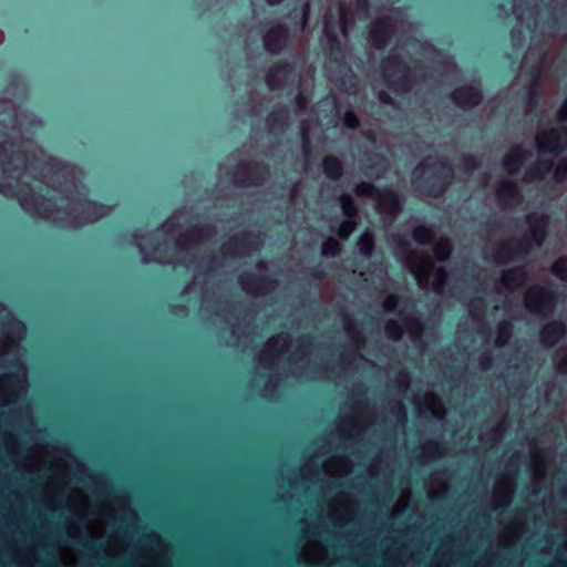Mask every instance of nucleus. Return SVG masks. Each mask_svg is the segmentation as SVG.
I'll list each match as a JSON object with an SVG mask.
<instances>
[{
  "instance_id": "nucleus-1",
  "label": "nucleus",
  "mask_w": 567,
  "mask_h": 567,
  "mask_svg": "<svg viewBox=\"0 0 567 567\" xmlns=\"http://www.w3.org/2000/svg\"><path fill=\"white\" fill-rule=\"evenodd\" d=\"M404 262L414 275L420 288L427 289L431 285L435 292H442L446 272L443 268L433 271V261L429 255L419 250H411L404 257Z\"/></svg>"
},
{
  "instance_id": "nucleus-2",
  "label": "nucleus",
  "mask_w": 567,
  "mask_h": 567,
  "mask_svg": "<svg viewBox=\"0 0 567 567\" xmlns=\"http://www.w3.org/2000/svg\"><path fill=\"white\" fill-rule=\"evenodd\" d=\"M536 142L539 155L538 165L535 172L528 171L526 173L525 179L527 182L542 178L550 171L553 162L551 158L546 159V156H554L567 146V133H565V137H561L555 130H542L536 136Z\"/></svg>"
},
{
  "instance_id": "nucleus-3",
  "label": "nucleus",
  "mask_w": 567,
  "mask_h": 567,
  "mask_svg": "<svg viewBox=\"0 0 567 567\" xmlns=\"http://www.w3.org/2000/svg\"><path fill=\"white\" fill-rule=\"evenodd\" d=\"M415 182L423 179L425 183L430 184L429 195L437 197L446 188V185L451 182L453 177L452 167L444 162H431L426 159L419 166L414 173Z\"/></svg>"
},
{
  "instance_id": "nucleus-4",
  "label": "nucleus",
  "mask_w": 567,
  "mask_h": 567,
  "mask_svg": "<svg viewBox=\"0 0 567 567\" xmlns=\"http://www.w3.org/2000/svg\"><path fill=\"white\" fill-rule=\"evenodd\" d=\"M27 391V371L22 365H17L16 372L0 378V403L7 405L16 401Z\"/></svg>"
},
{
  "instance_id": "nucleus-5",
  "label": "nucleus",
  "mask_w": 567,
  "mask_h": 567,
  "mask_svg": "<svg viewBox=\"0 0 567 567\" xmlns=\"http://www.w3.org/2000/svg\"><path fill=\"white\" fill-rule=\"evenodd\" d=\"M528 235L518 245L515 254H527L533 247H539L546 236L548 218L545 215L530 214L527 217Z\"/></svg>"
},
{
  "instance_id": "nucleus-6",
  "label": "nucleus",
  "mask_w": 567,
  "mask_h": 567,
  "mask_svg": "<svg viewBox=\"0 0 567 567\" xmlns=\"http://www.w3.org/2000/svg\"><path fill=\"white\" fill-rule=\"evenodd\" d=\"M525 306L533 315L546 317L554 310L555 297L550 291L535 286L526 292Z\"/></svg>"
},
{
  "instance_id": "nucleus-7",
  "label": "nucleus",
  "mask_w": 567,
  "mask_h": 567,
  "mask_svg": "<svg viewBox=\"0 0 567 567\" xmlns=\"http://www.w3.org/2000/svg\"><path fill=\"white\" fill-rule=\"evenodd\" d=\"M383 74L390 87L394 91H406L410 87L406 66L394 59H388L383 64Z\"/></svg>"
},
{
  "instance_id": "nucleus-8",
  "label": "nucleus",
  "mask_w": 567,
  "mask_h": 567,
  "mask_svg": "<svg viewBox=\"0 0 567 567\" xmlns=\"http://www.w3.org/2000/svg\"><path fill=\"white\" fill-rule=\"evenodd\" d=\"M368 421V410H363L361 406H358L352 416L343 417L341 420L339 432L343 437H355L364 430Z\"/></svg>"
},
{
  "instance_id": "nucleus-9",
  "label": "nucleus",
  "mask_w": 567,
  "mask_h": 567,
  "mask_svg": "<svg viewBox=\"0 0 567 567\" xmlns=\"http://www.w3.org/2000/svg\"><path fill=\"white\" fill-rule=\"evenodd\" d=\"M354 513V503L348 494L341 493L329 505V516L337 524L350 520Z\"/></svg>"
},
{
  "instance_id": "nucleus-10",
  "label": "nucleus",
  "mask_w": 567,
  "mask_h": 567,
  "mask_svg": "<svg viewBox=\"0 0 567 567\" xmlns=\"http://www.w3.org/2000/svg\"><path fill=\"white\" fill-rule=\"evenodd\" d=\"M267 169L259 164H245L238 167L235 179L243 186L258 185L266 179Z\"/></svg>"
},
{
  "instance_id": "nucleus-11",
  "label": "nucleus",
  "mask_w": 567,
  "mask_h": 567,
  "mask_svg": "<svg viewBox=\"0 0 567 567\" xmlns=\"http://www.w3.org/2000/svg\"><path fill=\"white\" fill-rule=\"evenodd\" d=\"M525 280L526 272L522 268L505 271L499 285L497 286V292L508 298L509 295H513L524 285Z\"/></svg>"
},
{
  "instance_id": "nucleus-12",
  "label": "nucleus",
  "mask_w": 567,
  "mask_h": 567,
  "mask_svg": "<svg viewBox=\"0 0 567 567\" xmlns=\"http://www.w3.org/2000/svg\"><path fill=\"white\" fill-rule=\"evenodd\" d=\"M118 516L120 514L115 512L113 504L103 505L97 517L87 523L91 537L101 538L105 533V527L110 519H116Z\"/></svg>"
},
{
  "instance_id": "nucleus-13",
  "label": "nucleus",
  "mask_w": 567,
  "mask_h": 567,
  "mask_svg": "<svg viewBox=\"0 0 567 567\" xmlns=\"http://www.w3.org/2000/svg\"><path fill=\"white\" fill-rule=\"evenodd\" d=\"M288 346V336L285 333L278 334L268 340L264 350L259 355V361L264 365L272 364L274 360L279 357Z\"/></svg>"
},
{
  "instance_id": "nucleus-14",
  "label": "nucleus",
  "mask_w": 567,
  "mask_h": 567,
  "mask_svg": "<svg viewBox=\"0 0 567 567\" xmlns=\"http://www.w3.org/2000/svg\"><path fill=\"white\" fill-rule=\"evenodd\" d=\"M513 486L514 478L511 475H505L497 480L493 494L494 508L504 507L511 503Z\"/></svg>"
},
{
  "instance_id": "nucleus-15",
  "label": "nucleus",
  "mask_w": 567,
  "mask_h": 567,
  "mask_svg": "<svg viewBox=\"0 0 567 567\" xmlns=\"http://www.w3.org/2000/svg\"><path fill=\"white\" fill-rule=\"evenodd\" d=\"M340 203L342 212L348 217V219L340 225L338 235L341 239H347L355 228V223L352 218L357 215V208L350 195H342Z\"/></svg>"
},
{
  "instance_id": "nucleus-16",
  "label": "nucleus",
  "mask_w": 567,
  "mask_h": 567,
  "mask_svg": "<svg viewBox=\"0 0 567 567\" xmlns=\"http://www.w3.org/2000/svg\"><path fill=\"white\" fill-rule=\"evenodd\" d=\"M454 103L462 109H471L482 101V94L475 86H462L452 94Z\"/></svg>"
},
{
  "instance_id": "nucleus-17",
  "label": "nucleus",
  "mask_w": 567,
  "mask_h": 567,
  "mask_svg": "<svg viewBox=\"0 0 567 567\" xmlns=\"http://www.w3.org/2000/svg\"><path fill=\"white\" fill-rule=\"evenodd\" d=\"M240 284L243 289L252 296L265 295L275 288L274 281L265 278H254L250 275L241 276Z\"/></svg>"
},
{
  "instance_id": "nucleus-18",
  "label": "nucleus",
  "mask_w": 567,
  "mask_h": 567,
  "mask_svg": "<svg viewBox=\"0 0 567 567\" xmlns=\"http://www.w3.org/2000/svg\"><path fill=\"white\" fill-rule=\"evenodd\" d=\"M391 33V23L389 19L381 18L373 22L370 29V41L377 49H382L388 42Z\"/></svg>"
},
{
  "instance_id": "nucleus-19",
  "label": "nucleus",
  "mask_w": 567,
  "mask_h": 567,
  "mask_svg": "<svg viewBox=\"0 0 567 567\" xmlns=\"http://www.w3.org/2000/svg\"><path fill=\"white\" fill-rule=\"evenodd\" d=\"M24 326L20 321H11L8 327L6 339L0 343V355L9 353L23 339Z\"/></svg>"
},
{
  "instance_id": "nucleus-20",
  "label": "nucleus",
  "mask_w": 567,
  "mask_h": 567,
  "mask_svg": "<svg viewBox=\"0 0 567 567\" xmlns=\"http://www.w3.org/2000/svg\"><path fill=\"white\" fill-rule=\"evenodd\" d=\"M420 413L430 412L436 419H442L445 415V409L441 400L433 393L429 392L424 395L423 400H414Z\"/></svg>"
},
{
  "instance_id": "nucleus-21",
  "label": "nucleus",
  "mask_w": 567,
  "mask_h": 567,
  "mask_svg": "<svg viewBox=\"0 0 567 567\" xmlns=\"http://www.w3.org/2000/svg\"><path fill=\"white\" fill-rule=\"evenodd\" d=\"M286 40L287 30L282 25L271 28L264 38L266 49L272 53L279 52L285 45Z\"/></svg>"
},
{
  "instance_id": "nucleus-22",
  "label": "nucleus",
  "mask_w": 567,
  "mask_h": 567,
  "mask_svg": "<svg viewBox=\"0 0 567 567\" xmlns=\"http://www.w3.org/2000/svg\"><path fill=\"white\" fill-rule=\"evenodd\" d=\"M303 561L310 564H322L327 559L326 548L318 542L309 540L301 550Z\"/></svg>"
},
{
  "instance_id": "nucleus-23",
  "label": "nucleus",
  "mask_w": 567,
  "mask_h": 567,
  "mask_svg": "<svg viewBox=\"0 0 567 567\" xmlns=\"http://www.w3.org/2000/svg\"><path fill=\"white\" fill-rule=\"evenodd\" d=\"M497 198L503 206H514L520 202V195L515 184L503 182L497 188Z\"/></svg>"
},
{
  "instance_id": "nucleus-24",
  "label": "nucleus",
  "mask_w": 567,
  "mask_h": 567,
  "mask_svg": "<svg viewBox=\"0 0 567 567\" xmlns=\"http://www.w3.org/2000/svg\"><path fill=\"white\" fill-rule=\"evenodd\" d=\"M532 475L534 482V488L544 480L546 472V453L539 450L532 451Z\"/></svg>"
},
{
  "instance_id": "nucleus-25",
  "label": "nucleus",
  "mask_w": 567,
  "mask_h": 567,
  "mask_svg": "<svg viewBox=\"0 0 567 567\" xmlns=\"http://www.w3.org/2000/svg\"><path fill=\"white\" fill-rule=\"evenodd\" d=\"M377 206L381 213L389 215H395L400 210L398 196L390 190H384L377 194Z\"/></svg>"
},
{
  "instance_id": "nucleus-26",
  "label": "nucleus",
  "mask_w": 567,
  "mask_h": 567,
  "mask_svg": "<svg viewBox=\"0 0 567 567\" xmlns=\"http://www.w3.org/2000/svg\"><path fill=\"white\" fill-rule=\"evenodd\" d=\"M565 333V326L561 322L554 321L546 324L540 333L542 343L546 347H553Z\"/></svg>"
},
{
  "instance_id": "nucleus-27",
  "label": "nucleus",
  "mask_w": 567,
  "mask_h": 567,
  "mask_svg": "<svg viewBox=\"0 0 567 567\" xmlns=\"http://www.w3.org/2000/svg\"><path fill=\"white\" fill-rule=\"evenodd\" d=\"M68 505L70 509H72L79 517L84 518L86 516L89 509V501L83 491H71L68 498Z\"/></svg>"
},
{
  "instance_id": "nucleus-28",
  "label": "nucleus",
  "mask_w": 567,
  "mask_h": 567,
  "mask_svg": "<svg viewBox=\"0 0 567 567\" xmlns=\"http://www.w3.org/2000/svg\"><path fill=\"white\" fill-rule=\"evenodd\" d=\"M326 474L330 476H344L351 472V464L347 457H331L324 465Z\"/></svg>"
},
{
  "instance_id": "nucleus-29",
  "label": "nucleus",
  "mask_w": 567,
  "mask_h": 567,
  "mask_svg": "<svg viewBox=\"0 0 567 567\" xmlns=\"http://www.w3.org/2000/svg\"><path fill=\"white\" fill-rule=\"evenodd\" d=\"M21 205L27 209L31 210L34 209L35 213H38L41 217L44 218H53L54 212L51 208L50 200H47L44 198H35L32 202H29L27 198L21 199Z\"/></svg>"
},
{
  "instance_id": "nucleus-30",
  "label": "nucleus",
  "mask_w": 567,
  "mask_h": 567,
  "mask_svg": "<svg viewBox=\"0 0 567 567\" xmlns=\"http://www.w3.org/2000/svg\"><path fill=\"white\" fill-rule=\"evenodd\" d=\"M526 152H524L519 146L513 147L504 158V168L509 174L516 173L522 163L526 159Z\"/></svg>"
},
{
  "instance_id": "nucleus-31",
  "label": "nucleus",
  "mask_w": 567,
  "mask_h": 567,
  "mask_svg": "<svg viewBox=\"0 0 567 567\" xmlns=\"http://www.w3.org/2000/svg\"><path fill=\"white\" fill-rule=\"evenodd\" d=\"M524 526L519 520L513 522L509 526L504 528L498 536L501 546L507 547L512 545L523 533Z\"/></svg>"
},
{
  "instance_id": "nucleus-32",
  "label": "nucleus",
  "mask_w": 567,
  "mask_h": 567,
  "mask_svg": "<svg viewBox=\"0 0 567 567\" xmlns=\"http://www.w3.org/2000/svg\"><path fill=\"white\" fill-rule=\"evenodd\" d=\"M260 245L259 237L250 234H245L240 238L235 239V251L234 255H246L251 249H257Z\"/></svg>"
},
{
  "instance_id": "nucleus-33",
  "label": "nucleus",
  "mask_w": 567,
  "mask_h": 567,
  "mask_svg": "<svg viewBox=\"0 0 567 567\" xmlns=\"http://www.w3.org/2000/svg\"><path fill=\"white\" fill-rule=\"evenodd\" d=\"M323 171L330 178L338 179L342 174L341 162L333 156H328L323 161Z\"/></svg>"
},
{
  "instance_id": "nucleus-34",
  "label": "nucleus",
  "mask_w": 567,
  "mask_h": 567,
  "mask_svg": "<svg viewBox=\"0 0 567 567\" xmlns=\"http://www.w3.org/2000/svg\"><path fill=\"white\" fill-rule=\"evenodd\" d=\"M32 455L35 458L33 461H31L29 464H27L25 466L32 472L40 471L48 463L47 450L42 446H37L34 450H32Z\"/></svg>"
},
{
  "instance_id": "nucleus-35",
  "label": "nucleus",
  "mask_w": 567,
  "mask_h": 567,
  "mask_svg": "<svg viewBox=\"0 0 567 567\" xmlns=\"http://www.w3.org/2000/svg\"><path fill=\"white\" fill-rule=\"evenodd\" d=\"M434 237L433 229L426 226H417L413 230V239L422 245L432 243Z\"/></svg>"
},
{
  "instance_id": "nucleus-36",
  "label": "nucleus",
  "mask_w": 567,
  "mask_h": 567,
  "mask_svg": "<svg viewBox=\"0 0 567 567\" xmlns=\"http://www.w3.org/2000/svg\"><path fill=\"white\" fill-rule=\"evenodd\" d=\"M446 482L440 476H432L427 484V493L430 497H437L446 491Z\"/></svg>"
},
{
  "instance_id": "nucleus-37",
  "label": "nucleus",
  "mask_w": 567,
  "mask_h": 567,
  "mask_svg": "<svg viewBox=\"0 0 567 567\" xmlns=\"http://www.w3.org/2000/svg\"><path fill=\"white\" fill-rule=\"evenodd\" d=\"M404 329L413 341L419 340L422 334V324L415 318H406L404 320Z\"/></svg>"
},
{
  "instance_id": "nucleus-38",
  "label": "nucleus",
  "mask_w": 567,
  "mask_h": 567,
  "mask_svg": "<svg viewBox=\"0 0 567 567\" xmlns=\"http://www.w3.org/2000/svg\"><path fill=\"white\" fill-rule=\"evenodd\" d=\"M452 251V246L449 239L440 238L434 245V254L436 259L445 260Z\"/></svg>"
},
{
  "instance_id": "nucleus-39",
  "label": "nucleus",
  "mask_w": 567,
  "mask_h": 567,
  "mask_svg": "<svg viewBox=\"0 0 567 567\" xmlns=\"http://www.w3.org/2000/svg\"><path fill=\"white\" fill-rule=\"evenodd\" d=\"M512 336V324L508 321H503L498 324L496 344L498 347L507 343Z\"/></svg>"
},
{
  "instance_id": "nucleus-40",
  "label": "nucleus",
  "mask_w": 567,
  "mask_h": 567,
  "mask_svg": "<svg viewBox=\"0 0 567 567\" xmlns=\"http://www.w3.org/2000/svg\"><path fill=\"white\" fill-rule=\"evenodd\" d=\"M443 452L440 445L435 442H427L422 447V457L424 461H430L437 456H442Z\"/></svg>"
},
{
  "instance_id": "nucleus-41",
  "label": "nucleus",
  "mask_w": 567,
  "mask_h": 567,
  "mask_svg": "<svg viewBox=\"0 0 567 567\" xmlns=\"http://www.w3.org/2000/svg\"><path fill=\"white\" fill-rule=\"evenodd\" d=\"M288 73V69L286 66H275L272 68L267 75V83L270 87H276L279 85L277 78H286Z\"/></svg>"
},
{
  "instance_id": "nucleus-42",
  "label": "nucleus",
  "mask_w": 567,
  "mask_h": 567,
  "mask_svg": "<svg viewBox=\"0 0 567 567\" xmlns=\"http://www.w3.org/2000/svg\"><path fill=\"white\" fill-rule=\"evenodd\" d=\"M373 246V236L370 233H364L358 241L359 250L365 256L371 255Z\"/></svg>"
},
{
  "instance_id": "nucleus-43",
  "label": "nucleus",
  "mask_w": 567,
  "mask_h": 567,
  "mask_svg": "<svg viewBox=\"0 0 567 567\" xmlns=\"http://www.w3.org/2000/svg\"><path fill=\"white\" fill-rule=\"evenodd\" d=\"M409 501H410V489L403 488L399 499L396 501V503L393 507V515H398L401 512H403L406 508Z\"/></svg>"
},
{
  "instance_id": "nucleus-44",
  "label": "nucleus",
  "mask_w": 567,
  "mask_h": 567,
  "mask_svg": "<svg viewBox=\"0 0 567 567\" xmlns=\"http://www.w3.org/2000/svg\"><path fill=\"white\" fill-rule=\"evenodd\" d=\"M340 251V245L334 238H328L322 245V254L324 256H336Z\"/></svg>"
},
{
  "instance_id": "nucleus-45",
  "label": "nucleus",
  "mask_w": 567,
  "mask_h": 567,
  "mask_svg": "<svg viewBox=\"0 0 567 567\" xmlns=\"http://www.w3.org/2000/svg\"><path fill=\"white\" fill-rule=\"evenodd\" d=\"M353 24V17L346 11L344 7L340 8V27L344 37L348 34V29Z\"/></svg>"
},
{
  "instance_id": "nucleus-46",
  "label": "nucleus",
  "mask_w": 567,
  "mask_h": 567,
  "mask_svg": "<svg viewBox=\"0 0 567 567\" xmlns=\"http://www.w3.org/2000/svg\"><path fill=\"white\" fill-rule=\"evenodd\" d=\"M553 274L561 280H567V259H558L553 265Z\"/></svg>"
},
{
  "instance_id": "nucleus-47",
  "label": "nucleus",
  "mask_w": 567,
  "mask_h": 567,
  "mask_svg": "<svg viewBox=\"0 0 567 567\" xmlns=\"http://www.w3.org/2000/svg\"><path fill=\"white\" fill-rule=\"evenodd\" d=\"M385 333L390 339L399 340L402 334V329L398 322L391 320L385 326Z\"/></svg>"
},
{
  "instance_id": "nucleus-48",
  "label": "nucleus",
  "mask_w": 567,
  "mask_h": 567,
  "mask_svg": "<svg viewBox=\"0 0 567 567\" xmlns=\"http://www.w3.org/2000/svg\"><path fill=\"white\" fill-rule=\"evenodd\" d=\"M126 549V545L122 540L110 538L107 543V553L112 556L118 555Z\"/></svg>"
},
{
  "instance_id": "nucleus-49",
  "label": "nucleus",
  "mask_w": 567,
  "mask_h": 567,
  "mask_svg": "<svg viewBox=\"0 0 567 567\" xmlns=\"http://www.w3.org/2000/svg\"><path fill=\"white\" fill-rule=\"evenodd\" d=\"M60 559L66 566H73L76 563V556L74 551L66 547L60 549Z\"/></svg>"
},
{
  "instance_id": "nucleus-50",
  "label": "nucleus",
  "mask_w": 567,
  "mask_h": 567,
  "mask_svg": "<svg viewBox=\"0 0 567 567\" xmlns=\"http://www.w3.org/2000/svg\"><path fill=\"white\" fill-rule=\"evenodd\" d=\"M504 431H505L504 422H499V423L496 425V427L493 430L492 439H491V440H489V439L487 440V439H485V435H484V436H482V441H483L485 444H488V443H489L491 445H493L494 443H496L497 441H499V440H501L502 434H503V432H504Z\"/></svg>"
},
{
  "instance_id": "nucleus-51",
  "label": "nucleus",
  "mask_w": 567,
  "mask_h": 567,
  "mask_svg": "<svg viewBox=\"0 0 567 567\" xmlns=\"http://www.w3.org/2000/svg\"><path fill=\"white\" fill-rule=\"evenodd\" d=\"M344 328H346L348 334L350 336V338L352 339V341L354 342V344L357 347H359L361 343V336H360L359 331L355 330L354 324L349 319H346Z\"/></svg>"
},
{
  "instance_id": "nucleus-52",
  "label": "nucleus",
  "mask_w": 567,
  "mask_h": 567,
  "mask_svg": "<svg viewBox=\"0 0 567 567\" xmlns=\"http://www.w3.org/2000/svg\"><path fill=\"white\" fill-rule=\"evenodd\" d=\"M374 193V187L369 183H361L355 188V194L359 197H372Z\"/></svg>"
},
{
  "instance_id": "nucleus-53",
  "label": "nucleus",
  "mask_w": 567,
  "mask_h": 567,
  "mask_svg": "<svg viewBox=\"0 0 567 567\" xmlns=\"http://www.w3.org/2000/svg\"><path fill=\"white\" fill-rule=\"evenodd\" d=\"M556 364L559 372L567 373V350L557 353Z\"/></svg>"
},
{
  "instance_id": "nucleus-54",
  "label": "nucleus",
  "mask_w": 567,
  "mask_h": 567,
  "mask_svg": "<svg viewBox=\"0 0 567 567\" xmlns=\"http://www.w3.org/2000/svg\"><path fill=\"white\" fill-rule=\"evenodd\" d=\"M555 178L557 182L567 178V158L561 159L555 169Z\"/></svg>"
},
{
  "instance_id": "nucleus-55",
  "label": "nucleus",
  "mask_w": 567,
  "mask_h": 567,
  "mask_svg": "<svg viewBox=\"0 0 567 567\" xmlns=\"http://www.w3.org/2000/svg\"><path fill=\"white\" fill-rule=\"evenodd\" d=\"M483 311V302L482 300H474L470 305V313L471 316L478 320Z\"/></svg>"
},
{
  "instance_id": "nucleus-56",
  "label": "nucleus",
  "mask_w": 567,
  "mask_h": 567,
  "mask_svg": "<svg viewBox=\"0 0 567 567\" xmlns=\"http://www.w3.org/2000/svg\"><path fill=\"white\" fill-rule=\"evenodd\" d=\"M55 468H56V474L59 475L60 481L62 483H65V477H66V463H65V460L58 458L55 461Z\"/></svg>"
},
{
  "instance_id": "nucleus-57",
  "label": "nucleus",
  "mask_w": 567,
  "mask_h": 567,
  "mask_svg": "<svg viewBox=\"0 0 567 567\" xmlns=\"http://www.w3.org/2000/svg\"><path fill=\"white\" fill-rule=\"evenodd\" d=\"M343 123L349 128H355L359 125V120H358L357 115L353 112L348 111L344 114Z\"/></svg>"
},
{
  "instance_id": "nucleus-58",
  "label": "nucleus",
  "mask_w": 567,
  "mask_h": 567,
  "mask_svg": "<svg viewBox=\"0 0 567 567\" xmlns=\"http://www.w3.org/2000/svg\"><path fill=\"white\" fill-rule=\"evenodd\" d=\"M396 382H398L399 391H400V392H404V391H406V390H408V388H409V384H410V378H409V375H408L406 373L401 372V373H399V375H398V380H396Z\"/></svg>"
},
{
  "instance_id": "nucleus-59",
  "label": "nucleus",
  "mask_w": 567,
  "mask_h": 567,
  "mask_svg": "<svg viewBox=\"0 0 567 567\" xmlns=\"http://www.w3.org/2000/svg\"><path fill=\"white\" fill-rule=\"evenodd\" d=\"M396 303H398L396 297L393 295H390L385 298V300L383 302V307L385 310L391 311L396 307Z\"/></svg>"
},
{
  "instance_id": "nucleus-60",
  "label": "nucleus",
  "mask_w": 567,
  "mask_h": 567,
  "mask_svg": "<svg viewBox=\"0 0 567 567\" xmlns=\"http://www.w3.org/2000/svg\"><path fill=\"white\" fill-rule=\"evenodd\" d=\"M395 411H396V417L399 422H405L406 421V413L404 410V406L401 403L395 404Z\"/></svg>"
},
{
  "instance_id": "nucleus-61",
  "label": "nucleus",
  "mask_w": 567,
  "mask_h": 567,
  "mask_svg": "<svg viewBox=\"0 0 567 567\" xmlns=\"http://www.w3.org/2000/svg\"><path fill=\"white\" fill-rule=\"evenodd\" d=\"M464 164H465V167L466 169L471 171V169H474L477 167V162L474 157H465L464 158Z\"/></svg>"
},
{
  "instance_id": "nucleus-62",
  "label": "nucleus",
  "mask_w": 567,
  "mask_h": 567,
  "mask_svg": "<svg viewBox=\"0 0 567 567\" xmlns=\"http://www.w3.org/2000/svg\"><path fill=\"white\" fill-rule=\"evenodd\" d=\"M558 118L560 123H564L567 121V101L564 103L561 109L558 112Z\"/></svg>"
},
{
  "instance_id": "nucleus-63",
  "label": "nucleus",
  "mask_w": 567,
  "mask_h": 567,
  "mask_svg": "<svg viewBox=\"0 0 567 567\" xmlns=\"http://www.w3.org/2000/svg\"><path fill=\"white\" fill-rule=\"evenodd\" d=\"M379 465H380V462L379 461H375L374 463H372L369 467V473L371 476H375L379 474L380 470H379Z\"/></svg>"
},
{
  "instance_id": "nucleus-64",
  "label": "nucleus",
  "mask_w": 567,
  "mask_h": 567,
  "mask_svg": "<svg viewBox=\"0 0 567 567\" xmlns=\"http://www.w3.org/2000/svg\"><path fill=\"white\" fill-rule=\"evenodd\" d=\"M307 103H308V100L306 96H303L302 94H299L297 96V104H298V107L299 109H303L307 106Z\"/></svg>"
}]
</instances>
